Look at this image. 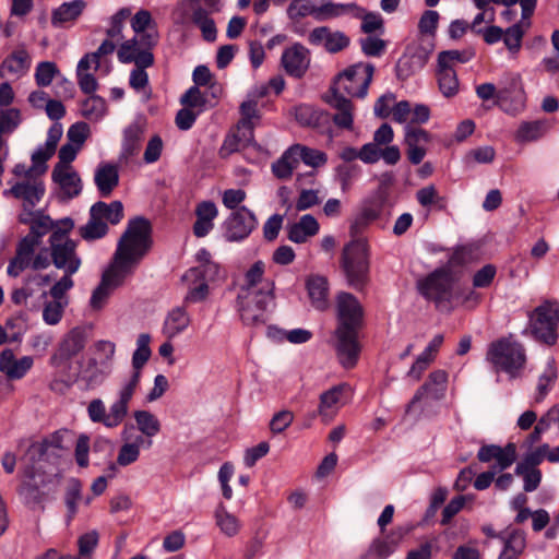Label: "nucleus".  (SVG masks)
Wrapping results in <instances>:
<instances>
[{
  "label": "nucleus",
  "instance_id": "obj_1",
  "mask_svg": "<svg viewBox=\"0 0 559 559\" xmlns=\"http://www.w3.org/2000/svg\"><path fill=\"white\" fill-rule=\"evenodd\" d=\"M152 226L144 217L131 219L118 241L109 266L102 275L99 285L93 290L90 306L102 309L111 292L134 273L142 259L152 247Z\"/></svg>",
  "mask_w": 559,
  "mask_h": 559
},
{
  "label": "nucleus",
  "instance_id": "obj_2",
  "mask_svg": "<svg viewBox=\"0 0 559 559\" xmlns=\"http://www.w3.org/2000/svg\"><path fill=\"white\" fill-rule=\"evenodd\" d=\"M150 343V334L142 333L138 336L136 348L132 354V368L128 374L120 379L115 400L108 409L102 399H94L88 403L86 412L92 423L114 429L119 427L127 418L131 401L140 388L142 369L152 355Z\"/></svg>",
  "mask_w": 559,
  "mask_h": 559
},
{
  "label": "nucleus",
  "instance_id": "obj_3",
  "mask_svg": "<svg viewBox=\"0 0 559 559\" xmlns=\"http://www.w3.org/2000/svg\"><path fill=\"white\" fill-rule=\"evenodd\" d=\"M265 264L255 261L245 273L237 294V311L246 325H261L275 308V283L264 276Z\"/></svg>",
  "mask_w": 559,
  "mask_h": 559
},
{
  "label": "nucleus",
  "instance_id": "obj_4",
  "mask_svg": "<svg viewBox=\"0 0 559 559\" xmlns=\"http://www.w3.org/2000/svg\"><path fill=\"white\" fill-rule=\"evenodd\" d=\"M53 228L52 219L39 213L29 221V233L16 243L15 255L10 260L7 273L12 277L20 276L25 270H46L50 265L48 248L38 247L41 238Z\"/></svg>",
  "mask_w": 559,
  "mask_h": 559
},
{
  "label": "nucleus",
  "instance_id": "obj_5",
  "mask_svg": "<svg viewBox=\"0 0 559 559\" xmlns=\"http://www.w3.org/2000/svg\"><path fill=\"white\" fill-rule=\"evenodd\" d=\"M373 73L371 63L358 62L346 68L333 80L323 99L326 103L334 100L335 105H350L353 99H364Z\"/></svg>",
  "mask_w": 559,
  "mask_h": 559
},
{
  "label": "nucleus",
  "instance_id": "obj_6",
  "mask_svg": "<svg viewBox=\"0 0 559 559\" xmlns=\"http://www.w3.org/2000/svg\"><path fill=\"white\" fill-rule=\"evenodd\" d=\"M261 120L259 107H240V119L225 135L218 150L219 157L225 159L248 146H254V129L261 124Z\"/></svg>",
  "mask_w": 559,
  "mask_h": 559
},
{
  "label": "nucleus",
  "instance_id": "obj_7",
  "mask_svg": "<svg viewBox=\"0 0 559 559\" xmlns=\"http://www.w3.org/2000/svg\"><path fill=\"white\" fill-rule=\"evenodd\" d=\"M420 295L432 301L439 311H451L457 297L453 274L447 269H437L417 284Z\"/></svg>",
  "mask_w": 559,
  "mask_h": 559
},
{
  "label": "nucleus",
  "instance_id": "obj_8",
  "mask_svg": "<svg viewBox=\"0 0 559 559\" xmlns=\"http://www.w3.org/2000/svg\"><path fill=\"white\" fill-rule=\"evenodd\" d=\"M342 269L348 285L361 289L369 275V247L365 239H354L348 242L342 253Z\"/></svg>",
  "mask_w": 559,
  "mask_h": 559
},
{
  "label": "nucleus",
  "instance_id": "obj_9",
  "mask_svg": "<svg viewBox=\"0 0 559 559\" xmlns=\"http://www.w3.org/2000/svg\"><path fill=\"white\" fill-rule=\"evenodd\" d=\"M487 359L497 369L515 377L525 362L524 348L512 337L500 338L490 344Z\"/></svg>",
  "mask_w": 559,
  "mask_h": 559
},
{
  "label": "nucleus",
  "instance_id": "obj_10",
  "mask_svg": "<svg viewBox=\"0 0 559 559\" xmlns=\"http://www.w3.org/2000/svg\"><path fill=\"white\" fill-rule=\"evenodd\" d=\"M559 323V304L545 301L530 316L532 334L539 341L552 345L557 341V326Z\"/></svg>",
  "mask_w": 559,
  "mask_h": 559
},
{
  "label": "nucleus",
  "instance_id": "obj_11",
  "mask_svg": "<svg viewBox=\"0 0 559 559\" xmlns=\"http://www.w3.org/2000/svg\"><path fill=\"white\" fill-rule=\"evenodd\" d=\"M87 330L84 326H74L60 340L49 364L55 368H70L73 358L79 356L87 344Z\"/></svg>",
  "mask_w": 559,
  "mask_h": 559
},
{
  "label": "nucleus",
  "instance_id": "obj_12",
  "mask_svg": "<svg viewBox=\"0 0 559 559\" xmlns=\"http://www.w3.org/2000/svg\"><path fill=\"white\" fill-rule=\"evenodd\" d=\"M78 242L71 238H62L59 234L49 237V258L50 263L63 273L75 274L82 264V260L76 252Z\"/></svg>",
  "mask_w": 559,
  "mask_h": 559
},
{
  "label": "nucleus",
  "instance_id": "obj_13",
  "mask_svg": "<svg viewBox=\"0 0 559 559\" xmlns=\"http://www.w3.org/2000/svg\"><path fill=\"white\" fill-rule=\"evenodd\" d=\"M190 20L198 26L204 40L214 41L217 29L212 14L221 11V0H189Z\"/></svg>",
  "mask_w": 559,
  "mask_h": 559
},
{
  "label": "nucleus",
  "instance_id": "obj_14",
  "mask_svg": "<svg viewBox=\"0 0 559 559\" xmlns=\"http://www.w3.org/2000/svg\"><path fill=\"white\" fill-rule=\"evenodd\" d=\"M258 221L253 212L246 206L233 211L223 223V236L226 241L239 242L250 236Z\"/></svg>",
  "mask_w": 559,
  "mask_h": 559
},
{
  "label": "nucleus",
  "instance_id": "obj_15",
  "mask_svg": "<svg viewBox=\"0 0 559 559\" xmlns=\"http://www.w3.org/2000/svg\"><path fill=\"white\" fill-rule=\"evenodd\" d=\"M338 330L359 331L364 321V309L359 300L350 293L342 292L336 296Z\"/></svg>",
  "mask_w": 559,
  "mask_h": 559
},
{
  "label": "nucleus",
  "instance_id": "obj_16",
  "mask_svg": "<svg viewBox=\"0 0 559 559\" xmlns=\"http://www.w3.org/2000/svg\"><path fill=\"white\" fill-rule=\"evenodd\" d=\"M146 127V118L139 115L122 130L121 148L118 156L120 164L127 165L139 155Z\"/></svg>",
  "mask_w": 559,
  "mask_h": 559
},
{
  "label": "nucleus",
  "instance_id": "obj_17",
  "mask_svg": "<svg viewBox=\"0 0 559 559\" xmlns=\"http://www.w3.org/2000/svg\"><path fill=\"white\" fill-rule=\"evenodd\" d=\"M131 50L129 45H120L117 56L122 63H134L135 68L130 74V86L136 92H143L142 102H147L151 96V92L146 91L148 86V75L145 71L146 68L152 67L154 62L151 61V57L147 55L141 56L140 59L132 57L129 51Z\"/></svg>",
  "mask_w": 559,
  "mask_h": 559
},
{
  "label": "nucleus",
  "instance_id": "obj_18",
  "mask_svg": "<svg viewBox=\"0 0 559 559\" xmlns=\"http://www.w3.org/2000/svg\"><path fill=\"white\" fill-rule=\"evenodd\" d=\"M122 444L118 451L117 464L126 467L135 463L141 454L142 449H150L153 440L144 439L140 436L134 425H126L121 431Z\"/></svg>",
  "mask_w": 559,
  "mask_h": 559
},
{
  "label": "nucleus",
  "instance_id": "obj_19",
  "mask_svg": "<svg viewBox=\"0 0 559 559\" xmlns=\"http://www.w3.org/2000/svg\"><path fill=\"white\" fill-rule=\"evenodd\" d=\"M385 203L386 194L383 190H378L366 198L350 225V233L357 234L362 228L380 218L384 211Z\"/></svg>",
  "mask_w": 559,
  "mask_h": 559
},
{
  "label": "nucleus",
  "instance_id": "obj_20",
  "mask_svg": "<svg viewBox=\"0 0 559 559\" xmlns=\"http://www.w3.org/2000/svg\"><path fill=\"white\" fill-rule=\"evenodd\" d=\"M335 350L340 364L344 368L356 366L360 353L358 331L335 330Z\"/></svg>",
  "mask_w": 559,
  "mask_h": 559
},
{
  "label": "nucleus",
  "instance_id": "obj_21",
  "mask_svg": "<svg viewBox=\"0 0 559 559\" xmlns=\"http://www.w3.org/2000/svg\"><path fill=\"white\" fill-rule=\"evenodd\" d=\"M429 58V51L421 46H408L395 66L396 76L406 80L421 70Z\"/></svg>",
  "mask_w": 559,
  "mask_h": 559
},
{
  "label": "nucleus",
  "instance_id": "obj_22",
  "mask_svg": "<svg viewBox=\"0 0 559 559\" xmlns=\"http://www.w3.org/2000/svg\"><path fill=\"white\" fill-rule=\"evenodd\" d=\"M309 55V49L299 43L285 49L282 55V64L286 73L295 79H301L310 64Z\"/></svg>",
  "mask_w": 559,
  "mask_h": 559
},
{
  "label": "nucleus",
  "instance_id": "obj_23",
  "mask_svg": "<svg viewBox=\"0 0 559 559\" xmlns=\"http://www.w3.org/2000/svg\"><path fill=\"white\" fill-rule=\"evenodd\" d=\"M223 96L224 88L218 82L202 87L191 86L180 97V105H216Z\"/></svg>",
  "mask_w": 559,
  "mask_h": 559
},
{
  "label": "nucleus",
  "instance_id": "obj_24",
  "mask_svg": "<svg viewBox=\"0 0 559 559\" xmlns=\"http://www.w3.org/2000/svg\"><path fill=\"white\" fill-rule=\"evenodd\" d=\"M311 45H323L330 53H336L349 46V37L343 32H332L328 26L313 28L308 37Z\"/></svg>",
  "mask_w": 559,
  "mask_h": 559
},
{
  "label": "nucleus",
  "instance_id": "obj_25",
  "mask_svg": "<svg viewBox=\"0 0 559 559\" xmlns=\"http://www.w3.org/2000/svg\"><path fill=\"white\" fill-rule=\"evenodd\" d=\"M448 384V373L444 370H435L429 376L427 381L416 391L413 396L408 408L413 407L416 403L424 397L439 401L444 397Z\"/></svg>",
  "mask_w": 559,
  "mask_h": 559
},
{
  "label": "nucleus",
  "instance_id": "obj_26",
  "mask_svg": "<svg viewBox=\"0 0 559 559\" xmlns=\"http://www.w3.org/2000/svg\"><path fill=\"white\" fill-rule=\"evenodd\" d=\"M51 178L67 200L78 197L82 191L81 178L72 166H55Z\"/></svg>",
  "mask_w": 559,
  "mask_h": 559
},
{
  "label": "nucleus",
  "instance_id": "obj_27",
  "mask_svg": "<svg viewBox=\"0 0 559 559\" xmlns=\"http://www.w3.org/2000/svg\"><path fill=\"white\" fill-rule=\"evenodd\" d=\"M34 359L32 356L15 358L12 349L7 348L0 353V371L10 380H20L32 369Z\"/></svg>",
  "mask_w": 559,
  "mask_h": 559
},
{
  "label": "nucleus",
  "instance_id": "obj_28",
  "mask_svg": "<svg viewBox=\"0 0 559 559\" xmlns=\"http://www.w3.org/2000/svg\"><path fill=\"white\" fill-rule=\"evenodd\" d=\"M294 116L298 123L310 127L321 133L331 132V115L317 107H294Z\"/></svg>",
  "mask_w": 559,
  "mask_h": 559
},
{
  "label": "nucleus",
  "instance_id": "obj_29",
  "mask_svg": "<svg viewBox=\"0 0 559 559\" xmlns=\"http://www.w3.org/2000/svg\"><path fill=\"white\" fill-rule=\"evenodd\" d=\"M195 222L192 230L197 238L206 237L214 228V221L218 216V209L213 201L199 202L194 210Z\"/></svg>",
  "mask_w": 559,
  "mask_h": 559
},
{
  "label": "nucleus",
  "instance_id": "obj_30",
  "mask_svg": "<svg viewBox=\"0 0 559 559\" xmlns=\"http://www.w3.org/2000/svg\"><path fill=\"white\" fill-rule=\"evenodd\" d=\"M158 40L159 35L156 28H150L141 34H135L133 38L123 41L121 45H129L131 48L129 53H131L132 57H135V59H140L141 56L147 55L151 57V61L154 62V55L152 50L157 46Z\"/></svg>",
  "mask_w": 559,
  "mask_h": 559
},
{
  "label": "nucleus",
  "instance_id": "obj_31",
  "mask_svg": "<svg viewBox=\"0 0 559 559\" xmlns=\"http://www.w3.org/2000/svg\"><path fill=\"white\" fill-rule=\"evenodd\" d=\"M94 182L100 195H110L119 183L118 166L106 162L99 163L95 169Z\"/></svg>",
  "mask_w": 559,
  "mask_h": 559
},
{
  "label": "nucleus",
  "instance_id": "obj_32",
  "mask_svg": "<svg viewBox=\"0 0 559 559\" xmlns=\"http://www.w3.org/2000/svg\"><path fill=\"white\" fill-rule=\"evenodd\" d=\"M14 198L23 201L25 210L34 207L43 198L45 187L40 181L17 182L9 190Z\"/></svg>",
  "mask_w": 559,
  "mask_h": 559
},
{
  "label": "nucleus",
  "instance_id": "obj_33",
  "mask_svg": "<svg viewBox=\"0 0 559 559\" xmlns=\"http://www.w3.org/2000/svg\"><path fill=\"white\" fill-rule=\"evenodd\" d=\"M205 266L189 269L183 278L190 282L188 294L185 297L186 302H199L205 299L209 293V286L204 278Z\"/></svg>",
  "mask_w": 559,
  "mask_h": 559
},
{
  "label": "nucleus",
  "instance_id": "obj_34",
  "mask_svg": "<svg viewBox=\"0 0 559 559\" xmlns=\"http://www.w3.org/2000/svg\"><path fill=\"white\" fill-rule=\"evenodd\" d=\"M348 389V385L343 383L334 385L330 390L323 392L320 395V404L318 413L322 420H331L337 413L344 392Z\"/></svg>",
  "mask_w": 559,
  "mask_h": 559
},
{
  "label": "nucleus",
  "instance_id": "obj_35",
  "mask_svg": "<svg viewBox=\"0 0 559 559\" xmlns=\"http://www.w3.org/2000/svg\"><path fill=\"white\" fill-rule=\"evenodd\" d=\"M319 228L320 226L317 218L310 214H306L302 215L298 222L288 226L287 237L295 243H304L308 238L317 235Z\"/></svg>",
  "mask_w": 559,
  "mask_h": 559
},
{
  "label": "nucleus",
  "instance_id": "obj_36",
  "mask_svg": "<svg viewBox=\"0 0 559 559\" xmlns=\"http://www.w3.org/2000/svg\"><path fill=\"white\" fill-rule=\"evenodd\" d=\"M190 316L183 307H176L171 309L163 324L164 335L171 340L183 333L190 325Z\"/></svg>",
  "mask_w": 559,
  "mask_h": 559
},
{
  "label": "nucleus",
  "instance_id": "obj_37",
  "mask_svg": "<svg viewBox=\"0 0 559 559\" xmlns=\"http://www.w3.org/2000/svg\"><path fill=\"white\" fill-rule=\"evenodd\" d=\"M500 538L503 542V548L498 559H519L526 548V535L521 530H511Z\"/></svg>",
  "mask_w": 559,
  "mask_h": 559
},
{
  "label": "nucleus",
  "instance_id": "obj_38",
  "mask_svg": "<svg viewBox=\"0 0 559 559\" xmlns=\"http://www.w3.org/2000/svg\"><path fill=\"white\" fill-rule=\"evenodd\" d=\"M29 67L31 57L24 48H21L14 50L2 61L0 72L21 78L28 71Z\"/></svg>",
  "mask_w": 559,
  "mask_h": 559
},
{
  "label": "nucleus",
  "instance_id": "obj_39",
  "mask_svg": "<svg viewBox=\"0 0 559 559\" xmlns=\"http://www.w3.org/2000/svg\"><path fill=\"white\" fill-rule=\"evenodd\" d=\"M307 289L312 306L318 310H325L329 294L328 280L321 275H312L307 280Z\"/></svg>",
  "mask_w": 559,
  "mask_h": 559
},
{
  "label": "nucleus",
  "instance_id": "obj_40",
  "mask_svg": "<svg viewBox=\"0 0 559 559\" xmlns=\"http://www.w3.org/2000/svg\"><path fill=\"white\" fill-rule=\"evenodd\" d=\"M86 3L84 0H73L64 2L52 11L51 24L55 27L61 26L66 22L75 21L85 9Z\"/></svg>",
  "mask_w": 559,
  "mask_h": 559
},
{
  "label": "nucleus",
  "instance_id": "obj_41",
  "mask_svg": "<svg viewBox=\"0 0 559 559\" xmlns=\"http://www.w3.org/2000/svg\"><path fill=\"white\" fill-rule=\"evenodd\" d=\"M21 123V112L16 107H0V147L8 145L9 136Z\"/></svg>",
  "mask_w": 559,
  "mask_h": 559
},
{
  "label": "nucleus",
  "instance_id": "obj_42",
  "mask_svg": "<svg viewBox=\"0 0 559 559\" xmlns=\"http://www.w3.org/2000/svg\"><path fill=\"white\" fill-rule=\"evenodd\" d=\"M136 432L144 439L153 440L160 431V423L158 418L148 411H135L133 413Z\"/></svg>",
  "mask_w": 559,
  "mask_h": 559
},
{
  "label": "nucleus",
  "instance_id": "obj_43",
  "mask_svg": "<svg viewBox=\"0 0 559 559\" xmlns=\"http://www.w3.org/2000/svg\"><path fill=\"white\" fill-rule=\"evenodd\" d=\"M68 431H56L46 438L43 442L32 443L25 454V459L34 461L36 456L40 457L49 448L63 449L66 448V437Z\"/></svg>",
  "mask_w": 559,
  "mask_h": 559
},
{
  "label": "nucleus",
  "instance_id": "obj_44",
  "mask_svg": "<svg viewBox=\"0 0 559 559\" xmlns=\"http://www.w3.org/2000/svg\"><path fill=\"white\" fill-rule=\"evenodd\" d=\"M92 216H97L99 219L117 225L123 218V205L120 201H114L109 204L98 201L91 207Z\"/></svg>",
  "mask_w": 559,
  "mask_h": 559
},
{
  "label": "nucleus",
  "instance_id": "obj_45",
  "mask_svg": "<svg viewBox=\"0 0 559 559\" xmlns=\"http://www.w3.org/2000/svg\"><path fill=\"white\" fill-rule=\"evenodd\" d=\"M112 366L107 362H97L92 360L83 372L82 379L88 389H95L102 385L110 376Z\"/></svg>",
  "mask_w": 559,
  "mask_h": 559
},
{
  "label": "nucleus",
  "instance_id": "obj_46",
  "mask_svg": "<svg viewBox=\"0 0 559 559\" xmlns=\"http://www.w3.org/2000/svg\"><path fill=\"white\" fill-rule=\"evenodd\" d=\"M497 100L499 103L523 105L526 102V96L520 78L512 76L506 86L499 88L497 92Z\"/></svg>",
  "mask_w": 559,
  "mask_h": 559
},
{
  "label": "nucleus",
  "instance_id": "obj_47",
  "mask_svg": "<svg viewBox=\"0 0 559 559\" xmlns=\"http://www.w3.org/2000/svg\"><path fill=\"white\" fill-rule=\"evenodd\" d=\"M297 160L312 168H319L328 163V155L323 151L301 144L292 145Z\"/></svg>",
  "mask_w": 559,
  "mask_h": 559
},
{
  "label": "nucleus",
  "instance_id": "obj_48",
  "mask_svg": "<svg viewBox=\"0 0 559 559\" xmlns=\"http://www.w3.org/2000/svg\"><path fill=\"white\" fill-rule=\"evenodd\" d=\"M298 167V160L295 156L293 147L289 146L282 156L272 164V173L273 175L281 179L286 180L289 179L293 175V171Z\"/></svg>",
  "mask_w": 559,
  "mask_h": 559
},
{
  "label": "nucleus",
  "instance_id": "obj_49",
  "mask_svg": "<svg viewBox=\"0 0 559 559\" xmlns=\"http://www.w3.org/2000/svg\"><path fill=\"white\" fill-rule=\"evenodd\" d=\"M417 202L428 210L442 211L447 207V199L440 195L433 185H429L416 192Z\"/></svg>",
  "mask_w": 559,
  "mask_h": 559
},
{
  "label": "nucleus",
  "instance_id": "obj_50",
  "mask_svg": "<svg viewBox=\"0 0 559 559\" xmlns=\"http://www.w3.org/2000/svg\"><path fill=\"white\" fill-rule=\"evenodd\" d=\"M439 90L445 97H452L459 92V80L452 67H439L437 71Z\"/></svg>",
  "mask_w": 559,
  "mask_h": 559
},
{
  "label": "nucleus",
  "instance_id": "obj_51",
  "mask_svg": "<svg viewBox=\"0 0 559 559\" xmlns=\"http://www.w3.org/2000/svg\"><path fill=\"white\" fill-rule=\"evenodd\" d=\"M316 20L323 21L331 17H336L345 12L359 11L362 12V8L356 3H333L331 1L317 7Z\"/></svg>",
  "mask_w": 559,
  "mask_h": 559
},
{
  "label": "nucleus",
  "instance_id": "obj_52",
  "mask_svg": "<svg viewBox=\"0 0 559 559\" xmlns=\"http://www.w3.org/2000/svg\"><path fill=\"white\" fill-rule=\"evenodd\" d=\"M548 128L547 122L543 120L523 122L518 129L515 138L520 142L535 141L542 138Z\"/></svg>",
  "mask_w": 559,
  "mask_h": 559
},
{
  "label": "nucleus",
  "instance_id": "obj_53",
  "mask_svg": "<svg viewBox=\"0 0 559 559\" xmlns=\"http://www.w3.org/2000/svg\"><path fill=\"white\" fill-rule=\"evenodd\" d=\"M108 233V225L106 222L99 219L97 216H92L90 211V218L87 223L80 227V236L87 241L103 238Z\"/></svg>",
  "mask_w": 559,
  "mask_h": 559
},
{
  "label": "nucleus",
  "instance_id": "obj_54",
  "mask_svg": "<svg viewBox=\"0 0 559 559\" xmlns=\"http://www.w3.org/2000/svg\"><path fill=\"white\" fill-rule=\"evenodd\" d=\"M360 174L361 168L358 165L341 164L335 167V178L343 192L350 189L354 181L360 176Z\"/></svg>",
  "mask_w": 559,
  "mask_h": 559
},
{
  "label": "nucleus",
  "instance_id": "obj_55",
  "mask_svg": "<svg viewBox=\"0 0 559 559\" xmlns=\"http://www.w3.org/2000/svg\"><path fill=\"white\" fill-rule=\"evenodd\" d=\"M530 26L531 22H519L503 31L502 39L510 51H519L525 34V28H528Z\"/></svg>",
  "mask_w": 559,
  "mask_h": 559
},
{
  "label": "nucleus",
  "instance_id": "obj_56",
  "mask_svg": "<svg viewBox=\"0 0 559 559\" xmlns=\"http://www.w3.org/2000/svg\"><path fill=\"white\" fill-rule=\"evenodd\" d=\"M515 474L523 477V489L526 492L535 491L542 481V472L538 468L518 463Z\"/></svg>",
  "mask_w": 559,
  "mask_h": 559
},
{
  "label": "nucleus",
  "instance_id": "obj_57",
  "mask_svg": "<svg viewBox=\"0 0 559 559\" xmlns=\"http://www.w3.org/2000/svg\"><path fill=\"white\" fill-rule=\"evenodd\" d=\"M216 524L222 533L227 536H235L240 527L238 519L226 511L225 507L221 504L215 512Z\"/></svg>",
  "mask_w": 559,
  "mask_h": 559
},
{
  "label": "nucleus",
  "instance_id": "obj_58",
  "mask_svg": "<svg viewBox=\"0 0 559 559\" xmlns=\"http://www.w3.org/2000/svg\"><path fill=\"white\" fill-rule=\"evenodd\" d=\"M269 335L276 338L285 337L292 344H304L309 342L312 337V333L309 330L301 328L285 331L270 326Z\"/></svg>",
  "mask_w": 559,
  "mask_h": 559
},
{
  "label": "nucleus",
  "instance_id": "obj_59",
  "mask_svg": "<svg viewBox=\"0 0 559 559\" xmlns=\"http://www.w3.org/2000/svg\"><path fill=\"white\" fill-rule=\"evenodd\" d=\"M68 301L50 300L44 305L43 321L47 325H57L63 318Z\"/></svg>",
  "mask_w": 559,
  "mask_h": 559
},
{
  "label": "nucleus",
  "instance_id": "obj_60",
  "mask_svg": "<svg viewBox=\"0 0 559 559\" xmlns=\"http://www.w3.org/2000/svg\"><path fill=\"white\" fill-rule=\"evenodd\" d=\"M556 378H557V371L555 368V364H554V360L550 359L548 361L544 372L540 374V377L538 379L537 395L535 397V401L537 403L542 402L545 399V396L547 395V393L549 391L551 383L556 380Z\"/></svg>",
  "mask_w": 559,
  "mask_h": 559
},
{
  "label": "nucleus",
  "instance_id": "obj_61",
  "mask_svg": "<svg viewBox=\"0 0 559 559\" xmlns=\"http://www.w3.org/2000/svg\"><path fill=\"white\" fill-rule=\"evenodd\" d=\"M81 490L82 485L78 479H72L69 483L64 497L69 521H71L78 512V503L81 500Z\"/></svg>",
  "mask_w": 559,
  "mask_h": 559
},
{
  "label": "nucleus",
  "instance_id": "obj_62",
  "mask_svg": "<svg viewBox=\"0 0 559 559\" xmlns=\"http://www.w3.org/2000/svg\"><path fill=\"white\" fill-rule=\"evenodd\" d=\"M317 5L312 0H293L287 8V14L292 20H300L307 15H312L316 19Z\"/></svg>",
  "mask_w": 559,
  "mask_h": 559
},
{
  "label": "nucleus",
  "instance_id": "obj_63",
  "mask_svg": "<svg viewBox=\"0 0 559 559\" xmlns=\"http://www.w3.org/2000/svg\"><path fill=\"white\" fill-rule=\"evenodd\" d=\"M57 74H59V70L55 62L43 61L36 67L35 80L38 86H48Z\"/></svg>",
  "mask_w": 559,
  "mask_h": 559
},
{
  "label": "nucleus",
  "instance_id": "obj_64",
  "mask_svg": "<svg viewBox=\"0 0 559 559\" xmlns=\"http://www.w3.org/2000/svg\"><path fill=\"white\" fill-rule=\"evenodd\" d=\"M516 460V447L514 443H508L504 448L500 450L497 459H495L496 463L490 467V469H495L496 474L498 472L506 471L509 468Z\"/></svg>",
  "mask_w": 559,
  "mask_h": 559
}]
</instances>
